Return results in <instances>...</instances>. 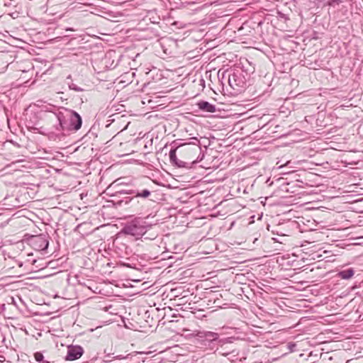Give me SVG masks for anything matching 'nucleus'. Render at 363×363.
<instances>
[{
	"instance_id": "1",
	"label": "nucleus",
	"mask_w": 363,
	"mask_h": 363,
	"mask_svg": "<svg viewBox=\"0 0 363 363\" xmlns=\"http://www.w3.org/2000/svg\"><path fill=\"white\" fill-rule=\"evenodd\" d=\"M50 106V107L46 108L45 111L51 113L50 116L51 121H56L52 128L54 131L65 135L81 128L82 119L77 112L62 106Z\"/></svg>"
},
{
	"instance_id": "2",
	"label": "nucleus",
	"mask_w": 363,
	"mask_h": 363,
	"mask_svg": "<svg viewBox=\"0 0 363 363\" xmlns=\"http://www.w3.org/2000/svg\"><path fill=\"white\" fill-rule=\"evenodd\" d=\"M183 140H184L182 139H177L171 143V149L169 150V157L170 162L174 166H176L179 168L190 169L191 164L194 162L183 161L178 159L177 157V152L178 151L179 153H184L185 152H190L191 153H194L195 152H201V147L200 141L196 137L191 138V141L189 143H184Z\"/></svg>"
},
{
	"instance_id": "3",
	"label": "nucleus",
	"mask_w": 363,
	"mask_h": 363,
	"mask_svg": "<svg viewBox=\"0 0 363 363\" xmlns=\"http://www.w3.org/2000/svg\"><path fill=\"white\" fill-rule=\"evenodd\" d=\"M131 186L132 187L129 189L117 191L113 196L119 197L120 195L124 194L135 195L141 200L145 201V200L147 199L153 192L150 189L151 185L149 180L146 178L134 182Z\"/></svg>"
},
{
	"instance_id": "4",
	"label": "nucleus",
	"mask_w": 363,
	"mask_h": 363,
	"mask_svg": "<svg viewBox=\"0 0 363 363\" xmlns=\"http://www.w3.org/2000/svg\"><path fill=\"white\" fill-rule=\"evenodd\" d=\"M150 227L146 222L140 218H134L128 221L119 232V235H128L136 239L142 238Z\"/></svg>"
},
{
	"instance_id": "5",
	"label": "nucleus",
	"mask_w": 363,
	"mask_h": 363,
	"mask_svg": "<svg viewBox=\"0 0 363 363\" xmlns=\"http://www.w3.org/2000/svg\"><path fill=\"white\" fill-rule=\"evenodd\" d=\"M227 71H233L230 81L228 82L229 85L236 92H241L250 79V76L247 69H227Z\"/></svg>"
},
{
	"instance_id": "6",
	"label": "nucleus",
	"mask_w": 363,
	"mask_h": 363,
	"mask_svg": "<svg viewBox=\"0 0 363 363\" xmlns=\"http://www.w3.org/2000/svg\"><path fill=\"white\" fill-rule=\"evenodd\" d=\"M121 196L119 197H114V199L112 201L115 206L120 207L127 206L132 208L136 213L142 212L144 210L145 201L141 200L139 197H137L135 195L125 197H121Z\"/></svg>"
},
{
	"instance_id": "7",
	"label": "nucleus",
	"mask_w": 363,
	"mask_h": 363,
	"mask_svg": "<svg viewBox=\"0 0 363 363\" xmlns=\"http://www.w3.org/2000/svg\"><path fill=\"white\" fill-rule=\"evenodd\" d=\"M219 335L211 331H199L196 335V340L201 347L208 348L211 350H215L219 341Z\"/></svg>"
},
{
	"instance_id": "8",
	"label": "nucleus",
	"mask_w": 363,
	"mask_h": 363,
	"mask_svg": "<svg viewBox=\"0 0 363 363\" xmlns=\"http://www.w3.org/2000/svg\"><path fill=\"white\" fill-rule=\"evenodd\" d=\"M232 337L220 339L219 341L222 342H218L215 348V352L220 356L227 357L235 352V350L233 348Z\"/></svg>"
},
{
	"instance_id": "9",
	"label": "nucleus",
	"mask_w": 363,
	"mask_h": 363,
	"mask_svg": "<svg viewBox=\"0 0 363 363\" xmlns=\"http://www.w3.org/2000/svg\"><path fill=\"white\" fill-rule=\"evenodd\" d=\"M30 245L35 250L38 251H45L49 246V240L48 235L40 234L38 235L32 236L30 239Z\"/></svg>"
},
{
	"instance_id": "10",
	"label": "nucleus",
	"mask_w": 363,
	"mask_h": 363,
	"mask_svg": "<svg viewBox=\"0 0 363 363\" xmlns=\"http://www.w3.org/2000/svg\"><path fill=\"white\" fill-rule=\"evenodd\" d=\"M84 354V349L80 345H69L67 347L66 361H74L80 358Z\"/></svg>"
},
{
	"instance_id": "11",
	"label": "nucleus",
	"mask_w": 363,
	"mask_h": 363,
	"mask_svg": "<svg viewBox=\"0 0 363 363\" xmlns=\"http://www.w3.org/2000/svg\"><path fill=\"white\" fill-rule=\"evenodd\" d=\"M113 245L116 247V252L120 257L129 255L131 252L129 247L125 243L121 241V235L119 234L116 239L114 240Z\"/></svg>"
},
{
	"instance_id": "12",
	"label": "nucleus",
	"mask_w": 363,
	"mask_h": 363,
	"mask_svg": "<svg viewBox=\"0 0 363 363\" xmlns=\"http://www.w3.org/2000/svg\"><path fill=\"white\" fill-rule=\"evenodd\" d=\"M176 45V42L172 39H162L160 43V46L163 51L165 56H170L174 52V48Z\"/></svg>"
},
{
	"instance_id": "13",
	"label": "nucleus",
	"mask_w": 363,
	"mask_h": 363,
	"mask_svg": "<svg viewBox=\"0 0 363 363\" xmlns=\"http://www.w3.org/2000/svg\"><path fill=\"white\" fill-rule=\"evenodd\" d=\"M199 110L206 113H214L216 111V106L206 101H200L196 104Z\"/></svg>"
},
{
	"instance_id": "14",
	"label": "nucleus",
	"mask_w": 363,
	"mask_h": 363,
	"mask_svg": "<svg viewBox=\"0 0 363 363\" xmlns=\"http://www.w3.org/2000/svg\"><path fill=\"white\" fill-rule=\"evenodd\" d=\"M233 71H227V69H218V77L220 79L222 83L230 81V76Z\"/></svg>"
},
{
	"instance_id": "15",
	"label": "nucleus",
	"mask_w": 363,
	"mask_h": 363,
	"mask_svg": "<svg viewBox=\"0 0 363 363\" xmlns=\"http://www.w3.org/2000/svg\"><path fill=\"white\" fill-rule=\"evenodd\" d=\"M135 72H127L122 74L120 77L119 83L130 84L133 82V78L135 77Z\"/></svg>"
},
{
	"instance_id": "16",
	"label": "nucleus",
	"mask_w": 363,
	"mask_h": 363,
	"mask_svg": "<svg viewBox=\"0 0 363 363\" xmlns=\"http://www.w3.org/2000/svg\"><path fill=\"white\" fill-rule=\"evenodd\" d=\"M354 274V270L352 268H347L346 269L341 270L338 272V276L342 279H349Z\"/></svg>"
},
{
	"instance_id": "17",
	"label": "nucleus",
	"mask_w": 363,
	"mask_h": 363,
	"mask_svg": "<svg viewBox=\"0 0 363 363\" xmlns=\"http://www.w3.org/2000/svg\"><path fill=\"white\" fill-rule=\"evenodd\" d=\"M199 152H195L194 153H191L190 152H185L184 153H179L180 155H182L184 158L186 160L185 161H190V162H195L191 164V168L192 166L198 162V158L194 159L196 155Z\"/></svg>"
},
{
	"instance_id": "18",
	"label": "nucleus",
	"mask_w": 363,
	"mask_h": 363,
	"mask_svg": "<svg viewBox=\"0 0 363 363\" xmlns=\"http://www.w3.org/2000/svg\"><path fill=\"white\" fill-rule=\"evenodd\" d=\"M20 79H22V80H23L26 79V76H24V77L21 76ZM30 79L22 81L21 82V84H25V86H30L31 84H33L34 83L41 81L40 74L39 73V72H36L34 79L31 82H30Z\"/></svg>"
},
{
	"instance_id": "19",
	"label": "nucleus",
	"mask_w": 363,
	"mask_h": 363,
	"mask_svg": "<svg viewBox=\"0 0 363 363\" xmlns=\"http://www.w3.org/2000/svg\"><path fill=\"white\" fill-rule=\"evenodd\" d=\"M71 80L72 79V77L71 75H69L67 77V84L69 88V89H72V90H74L75 91H83L84 89L79 86H78L77 85H76L75 84H74L72 82H68V80Z\"/></svg>"
},
{
	"instance_id": "20",
	"label": "nucleus",
	"mask_w": 363,
	"mask_h": 363,
	"mask_svg": "<svg viewBox=\"0 0 363 363\" xmlns=\"http://www.w3.org/2000/svg\"><path fill=\"white\" fill-rule=\"evenodd\" d=\"M34 357H35V359L36 362H40V363H50V362L48 361H46L44 359V356L43 354L40 352H37L34 354Z\"/></svg>"
},
{
	"instance_id": "21",
	"label": "nucleus",
	"mask_w": 363,
	"mask_h": 363,
	"mask_svg": "<svg viewBox=\"0 0 363 363\" xmlns=\"http://www.w3.org/2000/svg\"><path fill=\"white\" fill-rule=\"evenodd\" d=\"M106 69H105L104 71H99L96 73V77L99 81H109L106 76H104L106 74Z\"/></svg>"
},
{
	"instance_id": "22",
	"label": "nucleus",
	"mask_w": 363,
	"mask_h": 363,
	"mask_svg": "<svg viewBox=\"0 0 363 363\" xmlns=\"http://www.w3.org/2000/svg\"><path fill=\"white\" fill-rule=\"evenodd\" d=\"M50 71V69H46L45 72H42L40 74V78H41V81L43 82H49L50 81L49 79H48V75L50 74V73L49 72Z\"/></svg>"
},
{
	"instance_id": "23",
	"label": "nucleus",
	"mask_w": 363,
	"mask_h": 363,
	"mask_svg": "<svg viewBox=\"0 0 363 363\" xmlns=\"http://www.w3.org/2000/svg\"><path fill=\"white\" fill-rule=\"evenodd\" d=\"M334 2H337V4H338L340 2V0H330L328 2V4L329 6H333Z\"/></svg>"
},
{
	"instance_id": "24",
	"label": "nucleus",
	"mask_w": 363,
	"mask_h": 363,
	"mask_svg": "<svg viewBox=\"0 0 363 363\" xmlns=\"http://www.w3.org/2000/svg\"><path fill=\"white\" fill-rule=\"evenodd\" d=\"M30 69H21L23 74H26Z\"/></svg>"
},
{
	"instance_id": "25",
	"label": "nucleus",
	"mask_w": 363,
	"mask_h": 363,
	"mask_svg": "<svg viewBox=\"0 0 363 363\" xmlns=\"http://www.w3.org/2000/svg\"><path fill=\"white\" fill-rule=\"evenodd\" d=\"M328 72H330L331 69H326ZM331 74H333L334 72H331Z\"/></svg>"
},
{
	"instance_id": "26",
	"label": "nucleus",
	"mask_w": 363,
	"mask_h": 363,
	"mask_svg": "<svg viewBox=\"0 0 363 363\" xmlns=\"http://www.w3.org/2000/svg\"><path fill=\"white\" fill-rule=\"evenodd\" d=\"M335 70L337 72H340V71H341L342 69H335Z\"/></svg>"
},
{
	"instance_id": "27",
	"label": "nucleus",
	"mask_w": 363,
	"mask_h": 363,
	"mask_svg": "<svg viewBox=\"0 0 363 363\" xmlns=\"http://www.w3.org/2000/svg\"><path fill=\"white\" fill-rule=\"evenodd\" d=\"M2 72H0V74H1Z\"/></svg>"
}]
</instances>
